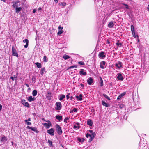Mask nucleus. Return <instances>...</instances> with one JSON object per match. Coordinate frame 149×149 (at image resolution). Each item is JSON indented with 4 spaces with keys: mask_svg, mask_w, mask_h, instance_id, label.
<instances>
[{
    "mask_svg": "<svg viewBox=\"0 0 149 149\" xmlns=\"http://www.w3.org/2000/svg\"><path fill=\"white\" fill-rule=\"evenodd\" d=\"M92 134L91 135V139L89 140V141L90 142H91V141H92V140H93L94 138L95 135V133L94 132L92 133Z\"/></svg>",
    "mask_w": 149,
    "mask_h": 149,
    "instance_id": "11",
    "label": "nucleus"
},
{
    "mask_svg": "<svg viewBox=\"0 0 149 149\" xmlns=\"http://www.w3.org/2000/svg\"><path fill=\"white\" fill-rule=\"evenodd\" d=\"M131 31H132V32H133V31H134V26H133V25H132L131 26Z\"/></svg>",
    "mask_w": 149,
    "mask_h": 149,
    "instance_id": "31",
    "label": "nucleus"
},
{
    "mask_svg": "<svg viewBox=\"0 0 149 149\" xmlns=\"http://www.w3.org/2000/svg\"><path fill=\"white\" fill-rule=\"evenodd\" d=\"M56 107H55L56 109L57 110H60L62 107L61 102H57L56 104Z\"/></svg>",
    "mask_w": 149,
    "mask_h": 149,
    "instance_id": "3",
    "label": "nucleus"
},
{
    "mask_svg": "<svg viewBox=\"0 0 149 149\" xmlns=\"http://www.w3.org/2000/svg\"><path fill=\"white\" fill-rule=\"evenodd\" d=\"M89 136H90L91 138V135L88 133H87L86 135V137L87 138H88Z\"/></svg>",
    "mask_w": 149,
    "mask_h": 149,
    "instance_id": "44",
    "label": "nucleus"
},
{
    "mask_svg": "<svg viewBox=\"0 0 149 149\" xmlns=\"http://www.w3.org/2000/svg\"><path fill=\"white\" fill-rule=\"evenodd\" d=\"M2 109V105L0 104V111H1Z\"/></svg>",
    "mask_w": 149,
    "mask_h": 149,
    "instance_id": "51",
    "label": "nucleus"
},
{
    "mask_svg": "<svg viewBox=\"0 0 149 149\" xmlns=\"http://www.w3.org/2000/svg\"><path fill=\"white\" fill-rule=\"evenodd\" d=\"M65 98V96L64 95H62L61 96V97L60 98H59V100H62L64 98Z\"/></svg>",
    "mask_w": 149,
    "mask_h": 149,
    "instance_id": "29",
    "label": "nucleus"
},
{
    "mask_svg": "<svg viewBox=\"0 0 149 149\" xmlns=\"http://www.w3.org/2000/svg\"><path fill=\"white\" fill-rule=\"evenodd\" d=\"M41 8L40 7L38 8V10L39 11V10H41Z\"/></svg>",
    "mask_w": 149,
    "mask_h": 149,
    "instance_id": "62",
    "label": "nucleus"
},
{
    "mask_svg": "<svg viewBox=\"0 0 149 149\" xmlns=\"http://www.w3.org/2000/svg\"><path fill=\"white\" fill-rule=\"evenodd\" d=\"M47 122H48V123H43V124L44 126L46 127L47 128H49L51 125V124L49 120Z\"/></svg>",
    "mask_w": 149,
    "mask_h": 149,
    "instance_id": "5",
    "label": "nucleus"
},
{
    "mask_svg": "<svg viewBox=\"0 0 149 149\" xmlns=\"http://www.w3.org/2000/svg\"><path fill=\"white\" fill-rule=\"evenodd\" d=\"M132 34L133 36L135 38H136V36H135V32L134 31H133V32H132Z\"/></svg>",
    "mask_w": 149,
    "mask_h": 149,
    "instance_id": "41",
    "label": "nucleus"
},
{
    "mask_svg": "<svg viewBox=\"0 0 149 149\" xmlns=\"http://www.w3.org/2000/svg\"><path fill=\"white\" fill-rule=\"evenodd\" d=\"M22 8L21 7H16V12L17 13H18L21 10Z\"/></svg>",
    "mask_w": 149,
    "mask_h": 149,
    "instance_id": "20",
    "label": "nucleus"
},
{
    "mask_svg": "<svg viewBox=\"0 0 149 149\" xmlns=\"http://www.w3.org/2000/svg\"><path fill=\"white\" fill-rule=\"evenodd\" d=\"M115 66L118 68H120L122 67L121 62H119L118 63H117L115 64Z\"/></svg>",
    "mask_w": 149,
    "mask_h": 149,
    "instance_id": "14",
    "label": "nucleus"
},
{
    "mask_svg": "<svg viewBox=\"0 0 149 149\" xmlns=\"http://www.w3.org/2000/svg\"><path fill=\"white\" fill-rule=\"evenodd\" d=\"M17 77V76L15 75H14L13 77H11V79L13 81L14 80V78H16Z\"/></svg>",
    "mask_w": 149,
    "mask_h": 149,
    "instance_id": "34",
    "label": "nucleus"
},
{
    "mask_svg": "<svg viewBox=\"0 0 149 149\" xmlns=\"http://www.w3.org/2000/svg\"><path fill=\"white\" fill-rule=\"evenodd\" d=\"M116 45L118 47H120L121 46V43L119 42H117L116 43Z\"/></svg>",
    "mask_w": 149,
    "mask_h": 149,
    "instance_id": "37",
    "label": "nucleus"
},
{
    "mask_svg": "<svg viewBox=\"0 0 149 149\" xmlns=\"http://www.w3.org/2000/svg\"><path fill=\"white\" fill-rule=\"evenodd\" d=\"M23 42L24 43H26V44L24 45V47L26 48H27L29 44L28 40L27 39L24 40H23Z\"/></svg>",
    "mask_w": 149,
    "mask_h": 149,
    "instance_id": "10",
    "label": "nucleus"
},
{
    "mask_svg": "<svg viewBox=\"0 0 149 149\" xmlns=\"http://www.w3.org/2000/svg\"><path fill=\"white\" fill-rule=\"evenodd\" d=\"M79 73L81 75L83 74L84 75H86V72H84V70L83 69H81Z\"/></svg>",
    "mask_w": 149,
    "mask_h": 149,
    "instance_id": "12",
    "label": "nucleus"
},
{
    "mask_svg": "<svg viewBox=\"0 0 149 149\" xmlns=\"http://www.w3.org/2000/svg\"><path fill=\"white\" fill-rule=\"evenodd\" d=\"M27 124L28 125H31V123L29 122H28L27 123Z\"/></svg>",
    "mask_w": 149,
    "mask_h": 149,
    "instance_id": "48",
    "label": "nucleus"
},
{
    "mask_svg": "<svg viewBox=\"0 0 149 149\" xmlns=\"http://www.w3.org/2000/svg\"><path fill=\"white\" fill-rule=\"evenodd\" d=\"M124 5L126 6V8L127 9H128V6L126 4H124Z\"/></svg>",
    "mask_w": 149,
    "mask_h": 149,
    "instance_id": "52",
    "label": "nucleus"
},
{
    "mask_svg": "<svg viewBox=\"0 0 149 149\" xmlns=\"http://www.w3.org/2000/svg\"><path fill=\"white\" fill-rule=\"evenodd\" d=\"M87 124L90 126H92V122L90 120H88L87 122Z\"/></svg>",
    "mask_w": 149,
    "mask_h": 149,
    "instance_id": "24",
    "label": "nucleus"
},
{
    "mask_svg": "<svg viewBox=\"0 0 149 149\" xmlns=\"http://www.w3.org/2000/svg\"><path fill=\"white\" fill-rule=\"evenodd\" d=\"M74 128H77V126H76V125H74Z\"/></svg>",
    "mask_w": 149,
    "mask_h": 149,
    "instance_id": "57",
    "label": "nucleus"
},
{
    "mask_svg": "<svg viewBox=\"0 0 149 149\" xmlns=\"http://www.w3.org/2000/svg\"><path fill=\"white\" fill-rule=\"evenodd\" d=\"M31 127H29V126H28L27 127V128L28 129H31Z\"/></svg>",
    "mask_w": 149,
    "mask_h": 149,
    "instance_id": "50",
    "label": "nucleus"
},
{
    "mask_svg": "<svg viewBox=\"0 0 149 149\" xmlns=\"http://www.w3.org/2000/svg\"><path fill=\"white\" fill-rule=\"evenodd\" d=\"M104 52H101L99 54V56L100 57H105V56L104 55Z\"/></svg>",
    "mask_w": 149,
    "mask_h": 149,
    "instance_id": "18",
    "label": "nucleus"
},
{
    "mask_svg": "<svg viewBox=\"0 0 149 149\" xmlns=\"http://www.w3.org/2000/svg\"><path fill=\"white\" fill-rule=\"evenodd\" d=\"M38 68H40L41 67V65L40 63L38 62H36L35 63Z\"/></svg>",
    "mask_w": 149,
    "mask_h": 149,
    "instance_id": "21",
    "label": "nucleus"
},
{
    "mask_svg": "<svg viewBox=\"0 0 149 149\" xmlns=\"http://www.w3.org/2000/svg\"><path fill=\"white\" fill-rule=\"evenodd\" d=\"M105 62L104 61H102L100 63V67L101 68L104 69V65H105Z\"/></svg>",
    "mask_w": 149,
    "mask_h": 149,
    "instance_id": "13",
    "label": "nucleus"
},
{
    "mask_svg": "<svg viewBox=\"0 0 149 149\" xmlns=\"http://www.w3.org/2000/svg\"><path fill=\"white\" fill-rule=\"evenodd\" d=\"M25 84L27 87H29V85L28 84Z\"/></svg>",
    "mask_w": 149,
    "mask_h": 149,
    "instance_id": "56",
    "label": "nucleus"
},
{
    "mask_svg": "<svg viewBox=\"0 0 149 149\" xmlns=\"http://www.w3.org/2000/svg\"><path fill=\"white\" fill-rule=\"evenodd\" d=\"M24 121H25V122L26 123H27L28 122V120H24Z\"/></svg>",
    "mask_w": 149,
    "mask_h": 149,
    "instance_id": "58",
    "label": "nucleus"
},
{
    "mask_svg": "<svg viewBox=\"0 0 149 149\" xmlns=\"http://www.w3.org/2000/svg\"><path fill=\"white\" fill-rule=\"evenodd\" d=\"M69 119V118L68 117H66L65 118L64 120V122L65 123H67V120Z\"/></svg>",
    "mask_w": 149,
    "mask_h": 149,
    "instance_id": "38",
    "label": "nucleus"
},
{
    "mask_svg": "<svg viewBox=\"0 0 149 149\" xmlns=\"http://www.w3.org/2000/svg\"><path fill=\"white\" fill-rule=\"evenodd\" d=\"M117 79L120 81H123V78L122 76V74L121 73H119L118 74L117 77Z\"/></svg>",
    "mask_w": 149,
    "mask_h": 149,
    "instance_id": "6",
    "label": "nucleus"
},
{
    "mask_svg": "<svg viewBox=\"0 0 149 149\" xmlns=\"http://www.w3.org/2000/svg\"><path fill=\"white\" fill-rule=\"evenodd\" d=\"M70 94V93H68L67 95H66V98L67 99H68L69 97V95Z\"/></svg>",
    "mask_w": 149,
    "mask_h": 149,
    "instance_id": "45",
    "label": "nucleus"
},
{
    "mask_svg": "<svg viewBox=\"0 0 149 149\" xmlns=\"http://www.w3.org/2000/svg\"><path fill=\"white\" fill-rule=\"evenodd\" d=\"M7 140L6 139V138L4 136V137H2L1 139V141H3L4 140Z\"/></svg>",
    "mask_w": 149,
    "mask_h": 149,
    "instance_id": "32",
    "label": "nucleus"
},
{
    "mask_svg": "<svg viewBox=\"0 0 149 149\" xmlns=\"http://www.w3.org/2000/svg\"><path fill=\"white\" fill-rule=\"evenodd\" d=\"M31 129L36 133H37L38 132V131L36 129L35 127H32Z\"/></svg>",
    "mask_w": 149,
    "mask_h": 149,
    "instance_id": "26",
    "label": "nucleus"
},
{
    "mask_svg": "<svg viewBox=\"0 0 149 149\" xmlns=\"http://www.w3.org/2000/svg\"><path fill=\"white\" fill-rule=\"evenodd\" d=\"M89 132L91 133H93V131L92 130H89Z\"/></svg>",
    "mask_w": 149,
    "mask_h": 149,
    "instance_id": "54",
    "label": "nucleus"
},
{
    "mask_svg": "<svg viewBox=\"0 0 149 149\" xmlns=\"http://www.w3.org/2000/svg\"><path fill=\"white\" fill-rule=\"evenodd\" d=\"M70 58V57L69 56L66 54L64 55L63 56V58L65 60L68 59Z\"/></svg>",
    "mask_w": 149,
    "mask_h": 149,
    "instance_id": "25",
    "label": "nucleus"
},
{
    "mask_svg": "<svg viewBox=\"0 0 149 149\" xmlns=\"http://www.w3.org/2000/svg\"><path fill=\"white\" fill-rule=\"evenodd\" d=\"M31 90V88H29L28 89V90H27V91L28 92H29V91Z\"/></svg>",
    "mask_w": 149,
    "mask_h": 149,
    "instance_id": "53",
    "label": "nucleus"
},
{
    "mask_svg": "<svg viewBox=\"0 0 149 149\" xmlns=\"http://www.w3.org/2000/svg\"><path fill=\"white\" fill-rule=\"evenodd\" d=\"M54 1L56 3H57L58 2V0H54Z\"/></svg>",
    "mask_w": 149,
    "mask_h": 149,
    "instance_id": "61",
    "label": "nucleus"
},
{
    "mask_svg": "<svg viewBox=\"0 0 149 149\" xmlns=\"http://www.w3.org/2000/svg\"><path fill=\"white\" fill-rule=\"evenodd\" d=\"M22 102L24 106L27 107H29V103L27 102H25V100H22Z\"/></svg>",
    "mask_w": 149,
    "mask_h": 149,
    "instance_id": "7",
    "label": "nucleus"
},
{
    "mask_svg": "<svg viewBox=\"0 0 149 149\" xmlns=\"http://www.w3.org/2000/svg\"><path fill=\"white\" fill-rule=\"evenodd\" d=\"M63 27H61L60 26L58 27V29L59 30H60L61 29V30H62V29H63Z\"/></svg>",
    "mask_w": 149,
    "mask_h": 149,
    "instance_id": "47",
    "label": "nucleus"
},
{
    "mask_svg": "<svg viewBox=\"0 0 149 149\" xmlns=\"http://www.w3.org/2000/svg\"><path fill=\"white\" fill-rule=\"evenodd\" d=\"M78 64L82 65H84V62H81V61H79L78 62Z\"/></svg>",
    "mask_w": 149,
    "mask_h": 149,
    "instance_id": "39",
    "label": "nucleus"
},
{
    "mask_svg": "<svg viewBox=\"0 0 149 149\" xmlns=\"http://www.w3.org/2000/svg\"><path fill=\"white\" fill-rule=\"evenodd\" d=\"M125 95V93H123L117 97V100H120L123 96Z\"/></svg>",
    "mask_w": 149,
    "mask_h": 149,
    "instance_id": "23",
    "label": "nucleus"
},
{
    "mask_svg": "<svg viewBox=\"0 0 149 149\" xmlns=\"http://www.w3.org/2000/svg\"><path fill=\"white\" fill-rule=\"evenodd\" d=\"M45 71V68H42L41 70V74L42 75H43Z\"/></svg>",
    "mask_w": 149,
    "mask_h": 149,
    "instance_id": "30",
    "label": "nucleus"
},
{
    "mask_svg": "<svg viewBox=\"0 0 149 149\" xmlns=\"http://www.w3.org/2000/svg\"><path fill=\"white\" fill-rule=\"evenodd\" d=\"M81 86L82 87H84V84H81Z\"/></svg>",
    "mask_w": 149,
    "mask_h": 149,
    "instance_id": "64",
    "label": "nucleus"
},
{
    "mask_svg": "<svg viewBox=\"0 0 149 149\" xmlns=\"http://www.w3.org/2000/svg\"><path fill=\"white\" fill-rule=\"evenodd\" d=\"M82 95L81 94H80L79 96L78 95L76 96V98L80 101H81L82 100Z\"/></svg>",
    "mask_w": 149,
    "mask_h": 149,
    "instance_id": "16",
    "label": "nucleus"
},
{
    "mask_svg": "<svg viewBox=\"0 0 149 149\" xmlns=\"http://www.w3.org/2000/svg\"><path fill=\"white\" fill-rule=\"evenodd\" d=\"M56 127L58 133L59 135L61 134L62 133L61 127L58 124L56 125Z\"/></svg>",
    "mask_w": 149,
    "mask_h": 149,
    "instance_id": "1",
    "label": "nucleus"
},
{
    "mask_svg": "<svg viewBox=\"0 0 149 149\" xmlns=\"http://www.w3.org/2000/svg\"><path fill=\"white\" fill-rule=\"evenodd\" d=\"M48 143H49L50 146H52V141H50V140H48Z\"/></svg>",
    "mask_w": 149,
    "mask_h": 149,
    "instance_id": "36",
    "label": "nucleus"
},
{
    "mask_svg": "<svg viewBox=\"0 0 149 149\" xmlns=\"http://www.w3.org/2000/svg\"><path fill=\"white\" fill-rule=\"evenodd\" d=\"M56 118L59 121H60L62 119V116H61L57 115L56 116Z\"/></svg>",
    "mask_w": 149,
    "mask_h": 149,
    "instance_id": "19",
    "label": "nucleus"
},
{
    "mask_svg": "<svg viewBox=\"0 0 149 149\" xmlns=\"http://www.w3.org/2000/svg\"><path fill=\"white\" fill-rule=\"evenodd\" d=\"M115 22L111 21L108 24V26L109 28H112L113 27L115 24Z\"/></svg>",
    "mask_w": 149,
    "mask_h": 149,
    "instance_id": "9",
    "label": "nucleus"
},
{
    "mask_svg": "<svg viewBox=\"0 0 149 149\" xmlns=\"http://www.w3.org/2000/svg\"><path fill=\"white\" fill-rule=\"evenodd\" d=\"M46 58H47V57L46 56H44L43 60H44V62H46Z\"/></svg>",
    "mask_w": 149,
    "mask_h": 149,
    "instance_id": "42",
    "label": "nucleus"
},
{
    "mask_svg": "<svg viewBox=\"0 0 149 149\" xmlns=\"http://www.w3.org/2000/svg\"><path fill=\"white\" fill-rule=\"evenodd\" d=\"M61 4L62 5V6H65L66 5V3L65 2L62 3Z\"/></svg>",
    "mask_w": 149,
    "mask_h": 149,
    "instance_id": "43",
    "label": "nucleus"
},
{
    "mask_svg": "<svg viewBox=\"0 0 149 149\" xmlns=\"http://www.w3.org/2000/svg\"><path fill=\"white\" fill-rule=\"evenodd\" d=\"M78 140L80 142H83L84 141V139H81L80 138H78Z\"/></svg>",
    "mask_w": 149,
    "mask_h": 149,
    "instance_id": "33",
    "label": "nucleus"
},
{
    "mask_svg": "<svg viewBox=\"0 0 149 149\" xmlns=\"http://www.w3.org/2000/svg\"><path fill=\"white\" fill-rule=\"evenodd\" d=\"M54 130L52 128H51L50 129L47 130V132L49 134L53 136L54 134Z\"/></svg>",
    "mask_w": 149,
    "mask_h": 149,
    "instance_id": "4",
    "label": "nucleus"
},
{
    "mask_svg": "<svg viewBox=\"0 0 149 149\" xmlns=\"http://www.w3.org/2000/svg\"><path fill=\"white\" fill-rule=\"evenodd\" d=\"M102 104L104 106H105L106 107H108L109 105L108 104H107L103 100L102 101Z\"/></svg>",
    "mask_w": 149,
    "mask_h": 149,
    "instance_id": "17",
    "label": "nucleus"
},
{
    "mask_svg": "<svg viewBox=\"0 0 149 149\" xmlns=\"http://www.w3.org/2000/svg\"><path fill=\"white\" fill-rule=\"evenodd\" d=\"M12 6H13L14 8H15V7L16 6H15V4H13V5H12Z\"/></svg>",
    "mask_w": 149,
    "mask_h": 149,
    "instance_id": "59",
    "label": "nucleus"
},
{
    "mask_svg": "<svg viewBox=\"0 0 149 149\" xmlns=\"http://www.w3.org/2000/svg\"><path fill=\"white\" fill-rule=\"evenodd\" d=\"M103 96L108 100H110V98L109 97L107 96L106 94H103Z\"/></svg>",
    "mask_w": 149,
    "mask_h": 149,
    "instance_id": "28",
    "label": "nucleus"
},
{
    "mask_svg": "<svg viewBox=\"0 0 149 149\" xmlns=\"http://www.w3.org/2000/svg\"><path fill=\"white\" fill-rule=\"evenodd\" d=\"M32 81H34L35 80V76H33L32 78Z\"/></svg>",
    "mask_w": 149,
    "mask_h": 149,
    "instance_id": "46",
    "label": "nucleus"
},
{
    "mask_svg": "<svg viewBox=\"0 0 149 149\" xmlns=\"http://www.w3.org/2000/svg\"><path fill=\"white\" fill-rule=\"evenodd\" d=\"M77 67V66H72L70 67L69 68H73L74 67Z\"/></svg>",
    "mask_w": 149,
    "mask_h": 149,
    "instance_id": "49",
    "label": "nucleus"
},
{
    "mask_svg": "<svg viewBox=\"0 0 149 149\" xmlns=\"http://www.w3.org/2000/svg\"><path fill=\"white\" fill-rule=\"evenodd\" d=\"M100 86L101 87L103 86V81L101 77H100Z\"/></svg>",
    "mask_w": 149,
    "mask_h": 149,
    "instance_id": "27",
    "label": "nucleus"
},
{
    "mask_svg": "<svg viewBox=\"0 0 149 149\" xmlns=\"http://www.w3.org/2000/svg\"><path fill=\"white\" fill-rule=\"evenodd\" d=\"M37 91L36 90H34L32 92V95L33 96H35L37 95Z\"/></svg>",
    "mask_w": 149,
    "mask_h": 149,
    "instance_id": "22",
    "label": "nucleus"
},
{
    "mask_svg": "<svg viewBox=\"0 0 149 149\" xmlns=\"http://www.w3.org/2000/svg\"><path fill=\"white\" fill-rule=\"evenodd\" d=\"M93 79L92 77H90L87 80L88 83L90 85H91L92 84V83L93 82Z\"/></svg>",
    "mask_w": 149,
    "mask_h": 149,
    "instance_id": "8",
    "label": "nucleus"
},
{
    "mask_svg": "<svg viewBox=\"0 0 149 149\" xmlns=\"http://www.w3.org/2000/svg\"><path fill=\"white\" fill-rule=\"evenodd\" d=\"M77 109L74 108L73 109V110L72 111H70V113H72L73 111L75 112H77Z\"/></svg>",
    "mask_w": 149,
    "mask_h": 149,
    "instance_id": "35",
    "label": "nucleus"
},
{
    "mask_svg": "<svg viewBox=\"0 0 149 149\" xmlns=\"http://www.w3.org/2000/svg\"><path fill=\"white\" fill-rule=\"evenodd\" d=\"M36 10L35 9H34L33 10V13H34L35 12H36Z\"/></svg>",
    "mask_w": 149,
    "mask_h": 149,
    "instance_id": "55",
    "label": "nucleus"
},
{
    "mask_svg": "<svg viewBox=\"0 0 149 149\" xmlns=\"http://www.w3.org/2000/svg\"><path fill=\"white\" fill-rule=\"evenodd\" d=\"M147 8L149 10V5H148Z\"/></svg>",
    "mask_w": 149,
    "mask_h": 149,
    "instance_id": "63",
    "label": "nucleus"
},
{
    "mask_svg": "<svg viewBox=\"0 0 149 149\" xmlns=\"http://www.w3.org/2000/svg\"><path fill=\"white\" fill-rule=\"evenodd\" d=\"M35 100L34 97H33L32 96H30L29 97L28 100L29 102H31L32 101H33Z\"/></svg>",
    "mask_w": 149,
    "mask_h": 149,
    "instance_id": "15",
    "label": "nucleus"
},
{
    "mask_svg": "<svg viewBox=\"0 0 149 149\" xmlns=\"http://www.w3.org/2000/svg\"><path fill=\"white\" fill-rule=\"evenodd\" d=\"M28 121H31V119L30 118H29L28 119Z\"/></svg>",
    "mask_w": 149,
    "mask_h": 149,
    "instance_id": "60",
    "label": "nucleus"
},
{
    "mask_svg": "<svg viewBox=\"0 0 149 149\" xmlns=\"http://www.w3.org/2000/svg\"><path fill=\"white\" fill-rule=\"evenodd\" d=\"M12 54L14 56L17 57L18 56V54L17 53L16 49L14 48L13 46L12 47Z\"/></svg>",
    "mask_w": 149,
    "mask_h": 149,
    "instance_id": "2",
    "label": "nucleus"
},
{
    "mask_svg": "<svg viewBox=\"0 0 149 149\" xmlns=\"http://www.w3.org/2000/svg\"><path fill=\"white\" fill-rule=\"evenodd\" d=\"M63 31L62 30H61L60 31H59L58 32L57 34L58 35L61 34L63 33Z\"/></svg>",
    "mask_w": 149,
    "mask_h": 149,
    "instance_id": "40",
    "label": "nucleus"
}]
</instances>
